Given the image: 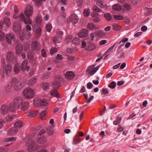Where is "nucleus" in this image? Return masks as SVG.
<instances>
[{
  "mask_svg": "<svg viewBox=\"0 0 152 152\" xmlns=\"http://www.w3.org/2000/svg\"><path fill=\"white\" fill-rule=\"evenodd\" d=\"M152 13V9L151 8H145L144 14L147 16L150 15Z\"/></svg>",
  "mask_w": 152,
  "mask_h": 152,
  "instance_id": "c85d7f7f",
  "label": "nucleus"
},
{
  "mask_svg": "<svg viewBox=\"0 0 152 152\" xmlns=\"http://www.w3.org/2000/svg\"><path fill=\"white\" fill-rule=\"evenodd\" d=\"M22 48L21 44L17 43L15 47V51L17 54H19L22 50Z\"/></svg>",
  "mask_w": 152,
  "mask_h": 152,
  "instance_id": "aec40b11",
  "label": "nucleus"
},
{
  "mask_svg": "<svg viewBox=\"0 0 152 152\" xmlns=\"http://www.w3.org/2000/svg\"><path fill=\"white\" fill-rule=\"evenodd\" d=\"M95 66V65L94 64L88 67V68H87V70H86V72H89L90 71L93 70Z\"/></svg>",
  "mask_w": 152,
  "mask_h": 152,
  "instance_id": "603ef678",
  "label": "nucleus"
},
{
  "mask_svg": "<svg viewBox=\"0 0 152 152\" xmlns=\"http://www.w3.org/2000/svg\"><path fill=\"white\" fill-rule=\"evenodd\" d=\"M121 118H118L116 121H115L113 122V124L115 125H117V124L120 123L121 120Z\"/></svg>",
  "mask_w": 152,
  "mask_h": 152,
  "instance_id": "13d9d810",
  "label": "nucleus"
},
{
  "mask_svg": "<svg viewBox=\"0 0 152 152\" xmlns=\"http://www.w3.org/2000/svg\"><path fill=\"white\" fill-rule=\"evenodd\" d=\"M113 8L115 11H119L121 10V7L119 4H115L113 6Z\"/></svg>",
  "mask_w": 152,
  "mask_h": 152,
  "instance_id": "bb28decb",
  "label": "nucleus"
},
{
  "mask_svg": "<svg viewBox=\"0 0 152 152\" xmlns=\"http://www.w3.org/2000/svg\"><path fill=\"white\" fill-rule=\"evenodd\" d=\"M37 142L40 144H44L47 141L46 138L45 137H41L38 138L37 140Z\"/></svg>",
  "mask_w": 152,
  "mask_h": 152,
  "instance_id": "a878e982",
  "label": "nucleus"
},
{
  "mask_svg": "<svg viewBox=\"0 0 152 152\" xmlns=\"http://www.w3.org/2000/svg\"><path fill=\"white\" fill-rule=\"evenodd\" d=\"M12 102L17 107L19 108L20 107L23 110H25L29 108L28 103L26 102L23 103V99L20 96H17L15 98Z\"/></svg>",
  "mask_w": 152,
  "mask_h": 152,
  "instance_id": "7ed1b4c3",
  "label": "nucleus"
},
{
  "mask_svg": "<svg viewBox=\"0 0 152 152\" xmlns=\"http://www.w3.org/2000/svg\"><path fill=\"white\" fill-rule=\"evenodd\" d=\"M19 36L21 40H23L24 39H28L31 38V33L26 30H23L20 33Z\"/></svg>",
  "mask_w": 152,
  "mask_h": 152,
  "instance_id": "0eeeda50",
  "label": "nucleus"
},
{
  "mask_svg": "<svg viewBox=\"0 0 152 152\" xmlns=\"http://www.w3.org/2000/svg\"><path fill=\"white\" fill-rule=\"evenodd\" d=\"M80 141V139L78 137V135H77L74 138L73 143L74 145H76Z\"/></svg>",
  "mask_w": 152,
  "mask_h": 152,
  "instance_id": "2f4dec72",
  "label": "nucleus"
},
{
  "mask_svg": "<svg viewBox=\"0 0 152 152\" xmlns=\"http://www.w3.org/2000/svg\"><path fill=\"white\" fill-rule=\"evenodd\" d=\"M41 54L43 57H45L46 56V52L44 49H42V50Z\"/></svg>",
  "mask_w": 152,
  "mask_h": 152,
  "instance_id": "0e129e2a",
  "label": "nucleus"
},
{
  "mask_svg": "<svg viewBox=\"0 0 152 152\" xmlns=\"http://www.w3.org/2000/svg\"><path fill=\"white\" fill-rule=\"evenodd\" d=\"M12 85L11 83H9L8 84L6 85L4 87V90L5 92H10L12 90Z\"/></svg>",
  "mask_w": 152,
  "mask_h": 152,
  "instance_id": "5701e85b",
  "label": "nucleus"
},
{
  "mask_svg": "<svg viewBox=\"0 0 152 152\" xmlns=\"http://www.w3.org/2000/svg\"><path fill=\"white\" fill-rule=\"evenodd\" d=\"M94 17L95 18L93 19V21L94 22L97 23L98 22L100 21V19L99 17L96 16Z\"/></svg>",
  "mask_w": 152,
  "mask_h": 152,
  "instance_id": "338daca9",
  "label": "nucleus"
},
{
  "mask_svg": "<svg viewBox=\"0 0 152 152\" xmlns=\"http://www.w3.org/2000/svg\"><path fill=\"white\" fill-rule=\"evenodd\" d=\"M72 42L75 45H78L80 43L79 39L78 37L74 38L72 40Z\"/></svg>",
  "mask_w": 152,
  "mask_h": 152,
  "instance_id": "7c9ffc66",
  "label": "nucleus"
},
{
  "mask_svg": "<svg viewBox=\"0 0 152 152\" xmlns=\"http://www.w3.org/2000/svg\"><path fill=\"white\" fill-rule=\"evenodd\" d=\"M42 86L44 90H47L48 88V83H43L42 84Z\"/></svg>",
  "mask_w": 152,
  "mask_h": 152,
  "instance_id": "a19ab883",
  "label": "nucleus"
},
{
  "mask_svg": "<svg viewBox=\"0 0 152 152\" xmlns=\"http://www.w3.org/2000/svg\"><path fill=\"white\" fill-rule=\"evenodd\" d=\"M23 94L27 99H30L34 96V91L30 88H26L23 91Z\"/></svg>",
  "mask_w": 152,
  "mask_h": 152,
  "instance_id": "39448f33",
  "label": "nucleus"
},
{
  "mask_svg": "<svg viewBox=\"0 0 152 152\" xmlns=\"http://www.w3.org/2000/svg\"><path fill=\"white\" fill-rule=\"evenodd\" d=\"M8 151L7 148L4 147H0V152H7Z\"/></svg>",
  "mask_w": 152,
  "mask_h": 152,
  "instance_id": "774afa93",
  "label": "nucleus"
},
{
  "mask_svg": "<svg viewBox=\"0 0 152 152\" xmlns=\"http://www.w3.org/2000/svg\"><path fill=\"white\" fill-rule=\"evenodd\" d=\"M9 111V106L7 104H3L0 107V112L2 114H6L8 113Z\"/></svg>",
  "mask_w": 152,
  "mask_h": 152,
  "instance_id": "9d476101",
  "label": "nucleus"
},
{
  "mask_svg": "<svg viewBox=\"0 0 152 152\" xmlns=\"http://www.w3.org/2000/svg\"><path fill=\"white\" fill-rule=\"evenodd\" d=\"M6 40L9 44H10L12 41L15 40L14 36L12 34H10L6 35Z\"/></svg>",
  "mask_w": 152,
  "mask_h": 152,
  "instance_id": "4468645a",
  "label": "nucleus"
},
{
  "mask_svg": "<svg viewBox=\"0 0 152 152\" xmlns=\"http://www.w3.org/2000/svg\"><path fill=\"white\" fill-rule=\"evenodd\" d=\"M47 31L48 32H50L52 28V26L51 24H47L46 26Z\"/></svg>",
  "mask_w": 152,
  "mask_h": 152,
  "instance_id": "6e6d98bb",
  "label": "nucleus"
},
{
  "mask_svg": "<svg viewBox=\"0 0 152 152\" xmlns=\"http://www.w3.org/2000/svg\"><path fill=\"white\" fill-rule=\"evenodd\" d=\"M128 41V38H123L122 40H121L120 41L118 42L119 44H120L122 42L123 43H124L125 42H127Z\"/></svg>",
  "mask_w": 152,
  "mask_h": 152,
  "instance_id": "69168bd1",
  "label": "nucleus"
},
{
  "mask_svg": "<svg viewBox=\"0 0 152 152\" xmlns=\"http://www.w3.org/2000/svg\"><path fill=\"white\" fill-rule=\"evenodd\" d=\"M113 18L115 19L118 20H122L124 18L123 16L119 15H113Z\"/></svg>",
  "mask_w": 152,
  "mask_h": 152,
  "instance_id": "4c0bfd02",
  "label": "nucleus"
},
{
  "mask_svg": "<svg viewBox=\"0 0 152 152\" xmlns=\"http://www.w3.org/2000/svg\"><path fill=\"white\" fill-rule=\"evenodd\" d=\"M35 135V133H33L28 137V142L27 143V145L28 147V150L29 151H34L38 148L39 147L38 145L35 142L34 137Z\"/></svg>",
  "mask_w": 152,
  "mask_h": 152,
  "instance_id": "f03ea898",
  "label": "nucleus"
},
{
  "mask_svg": "<svg viewBox=\"0 0 152 152\" xmlns=\"http://www.w3.org/2000/svg\"><path fill=\"white\" fill-rule=\"evenodd\" d=\"M49 100L47 99L42 100L41 106H46L48 104Z\"/></svg>",
  "mask_w": 152,
  "mask_h": 152,
  "instance_id": "f704fd0d",
  "label": "nucleus"
},
{
  "mask_svg": "<svg viewBox=\"0 0 152 152\" xmlns=\"http://www.w3.org/2000/svg\"><path fill=\"white\" fill-rule=\"evenodd\" d=\"M42 19L41 18L39 15L37 16L36 17V20L37 22L38 23H40Z\"/></svg>",
  "mask_w": 152,
  "mask_h": 152,
  "instance_id": "052dcab7",
  "label": "nucleus"
},
{
  "mask_svg": "<svg viewBox=\"0 0 152 152\" xmlns=\"http://www.w3.org/2000/svg\"><path fill=\"white\" fill-rule=\"evenodd\" d=\"M87 28L90 30H94L97 29L98 28L94 24L92 23H90L88 24L87 26Z\"/></svg>",
  "mask_w": 152,
  "mask_h": 152,
  "instance_id": "393cba45",
  "label": "nucleus"
},
{
  "mask_svg": "<svg viewBox=\"0 0 152 152\" xmlns=\"http://www.w3.org/2000/svg\"><path fill=\"white\" fill-rule=\"evenodd\" d=\"M97 34L99 37H102L104 34V32L101 30H99L97 32Z\"/></svg>",
  "mask_w": 152,
  "mask_h": 152,
  "instance_id": "bf43d9fd",
  "label": "nucleus"
},
{
  "mask_svg": "<svg viewBox=\"0 0 152 152\" xmlns=\"http://www.w3.org/2000/svg\"><path fill=\"white\" fill-rule=\"evenodd\" d=\"M5 71V73L7 75H9L10 72L12 67L11 65L9 64H7V66L4 67Z\"/></svg>",
  "mask_w": 152,
  "mask_h": 152,
  "instance_id": "b1692460",
  "label": "nucleus"
},
{
  "mask_svg": "<svg viewBox=\"0 0 152 152\" xmlns=\"http://www.w3.org/2000/svg\"><path fill=\"white\" fill-rule=\"evenodd\" d=\"M8 106L9 111L13 113H15L16 110L19 108L12 102L10 103Z\"/></svg>",
  "mask_w": 152,
  "mask_h": 152,
  "instance_id": "f8f14e48",
  "label": "nucleus"
},
{
  "mask_svg": "<svg viewBox=\"0 0 152 152\" xmlns=\"http://www.w3.org/2000/svg\"><path fill=\"white\" fill-rule=\"evenodd\" d=\"M21 25L19 22H15L13 24V29L15 32L20 34V32Z\"/></svg>",
  "mask_w": 152,
  "mask_h": 152,
  "instance_id": "1a4fd4ad",
  "label": "nucleus"
},
{
  "mask_svg": "<svg viewBox=\"0 0 152 152\" xmlns=\"http://www.w3.org/2000/svg\"><path fill=\"white\" fill-rule=\"evenodd\" d=\"M18 132V129L16 127H13L10 128L8 132L9 135H11L15 134Z\"/></svg>",
  "mask_w": 152,
  "mask_h": 152,
  "instance_id": "4be33fe9",
  "label": "nucleus"
},
{
  "mask_svg": "<svg viewBox=\"0 0 152 152\" xmlns=\"http://www.w3.org/2000/svg\"><path fill=\"white\" fill-rule=\"evenodd\" d=\"M116 86V83L115 81H112L108 85V86L110 88L113 89Z\"/></svg>",
  "mask_w": 152,
  "mask_h": 152,
  "instance_id": "a18cd8bd",
  "label": "nucleus"
},
{
  "mask_svg": "<svg viewBox=\"0 0 152 152\" xmlns=\"http://www.w3.org/2000/svg\"><path fill=\"white\" fill-rule=\"evenodd\" d=\"M36 82V79L35 77H34L29 80L28 84L29 85H32L34 84Z\"/></svg>",
  "mask_w": 152,
  "mask_h": 152,
  "instance_id": "e433bc0d",
  "label": "nucleus"
},
{
  "mask_svg": "<svg viewBox=\"0 0 152 152\" xmlns=\"http://www.w3.org/2000/svg\"><path fill=\"white\" fill-rule=\"evenodd\" d=\"M14 14L13 17L14 18H19L20 20L24 22L25 24H31V20L30 18H28L33 13V8L31 6L27 5L26 8H25L24 10V13L25 15L27 17L26 18L23 13H20L19 15L17 13L18 12V7L15 6L14 7Z\"/></svg>",
  "mask_w": 152,
  "mask_h": 152,
  "instance_id": "f257e3e1",
  "label": "nucleus"
},
{
  "mask_svg": "<svg viewBox=\"0 0 152 152\" xmlns=\"http://www.w3.org/2000/svg\"><path fill=\"white\" fill-rule=\"evenodd\" d=\"M88 34V31L87 29H83L78 34V36L80 37H86Z\"/></svg>",
  "mask_w": 152,
  "mask_h": 152,
  "instance_id": "f3484780",
  "label": "nucleus"
},
{
  "mask_svg": "<svg viewBox=\"0 0 152 152\" xmlns=\"http://www.w3.org/2000/svg\"><path fill=\"white\" fill-rule=\"evenodd\" d=\"M78 20V17L76 14H72L70 17L69 20L73 23H76Z\"/></svg>",
  "mask_w": 152,
  "mask_h": 152,
  "instance_id": "2eb2a0df",
  "label": "nucleus"
},
{
  "mask_svg": "<svg viewBox=\"0 0 152 152\" xmlns=\"http://www.w3.org/2000/svg\"><path fill=\"white\" fill-rule=\"evenodd\" d=\"M62 80V77L60 76H57L55 77V81L52 82V86L54 88L57 89L61 87V85L60 82Z\"/></svg>",
  "mask_w": 152,
  "mask_h": 152,
  "instance_id": "423d86ee",
  "label": "nucleus"
},
{
  "mask_svg": "<svg viewBox=\"0 0 152 152\" xmlns=\"http://www.w3.org/2000/svg\"><path fill=\"white\" fill-rule=\"evenodd\" d=\"M37 113L36 111H31L29 113L28 115L30 117H32L36 115Z\"/></svg>",
  "mask_w": 152,
  "mask_h": 152,
  "instance_id": "3c124183",
  "label": "nucleus"
},
{
  "mask_svg": "<svg viewBox=\"0 0 152 152\" xmlns=\"http://www.w3.org/2000/svg\"><path fill=\"white\" fill-rule=\"evenodd\" d=\"M104 16L106 19L108 21H109L112 19V16L109 13H105L104 14Z\"/></svg>",
  "mask_w": 152,
  "mask_h": 152,
  "instance_id": "58836bf2",
  "label": "nucleus"
},
{
  "mask_svg": "<svg viewBox=\"0 0 152 152\" xmlns=\"http://www.w3.org/2000/svg\"><path fill=\"white\" fill-rule=\"evenodd\" d=\"M93 9L94 11V12L92 14V16L93 17L97 16L98 15V13L97 12H100L102 11L101 9L98 8V7L96 5L93 6Z\"/></svg>",
  "mask_w": 152,
  "mask_h": 152,
  "instance_id": "ddd939ff",
  "label": "nucleus"
},
{
  "mask_svg": "<svg viewBox=\"0 0 152 152\" xmlns=\"http://www.w3.org/2000/svg\"><path fill=\"white\" fill-rule=\"evenodd\" d=\"M31 47L33 50H39L40 49V45L36 42L34 41L31 44Z\"/></svg>",
  "mask_w": 152,
  "mask_h": 152,
  "instance_id": "a211bd4d",
  "label": "nucleus"
},
{
  "mask_svg": "<svg viewBox=\"0 0 152 152\" xmlns=\"http://www.w3.org/2000/svg\"><path fill=\"white\" fill-rule=\"evenodd\" d=\"M96 4L102 8L104 7L103 2L100 0H98L97 1Z\"/></svg>",
  "mask_w": 152,
  "mask_h": 152,
  "instance_id": "c03bdc74",
  "label": "nucleus"
},
{
  "mask_svg": "<svg viewBox=\"0 0 152 152\" xmlns=\"http://www.w3.org/2000/svg\"><path fill=\"white\" fill-rule=\"evenodd\" d=\"M14 115L12 114H9L6 116V120L8 121H10L12 120L14 117Z\"/></svg>",
  "mask_w": 152,
  "mask_h": 152,
  "instance_id": "72a5a7b5",
  "label": "nucleus"
},
{
  "mask_svg": "<svg viewBox=\"0 0 152 152\" xmlns=\"http://www.w3.org/2000/svg\"><path fill=\"white\" fill-rule=\"evenodd\" d=\"M15 127H21L23 126V123L20 121H17L15 124Z\"/></svg>",
  "mask_w": 152,
  "mask_h": 152,
  "instance_id": "ea45409f",
  "label": "nucleus"
},
{
  "mask_svg": "<svg viewBox=\"0 0 152 152\" xmlns=\"http://www.w3.org/2000/svg\"><path fill=\"white\" fill-rule=\"evenodd\" d=\"M4 33L1 31H0V41L4 40Z\"/></svg>",
  "mask_w": 152,
  "mask_h": 152,
  "instance_id": "680f3d73",
  "label": "nucleus"
},
{
  "mask_svg": "<svg viewBox=\"0 0 152 152\" xmlns=\"http://www.w3.org/2000/svg\"><path fill=\"white\" fill-rule=\"evenodd\" d=\"M47 113V112L46 111H44L42 112L41 113L39 114V118L42 120H43V117L45 116Z\"/></svg>",
  "mask_w": 152,
  "mask_h": 152,
  "instance_id": "de8ad7c7",
  "label": "nucleus"
},
{
  "mask_svg": "<svg viewBox=\"0 0 152 152\" xmlns=\"http://www.w3.org/2000/svg\"><path fill=\"white\" fill-rule=\"evenodd\" d=\"M42 29L40 28H38L36 31V36L38 37L41 35Z\"/></svg>",
  "mask_w": 152,
  "mask_h": 152,
  "instance_id": "4d7b16f0",
  "label": "nucleus"
},
{
  "mask_svg": "<svg viewBox=\"0 0 152 152\" xmlns=\"http://www.w3.org/2000/svg\"><path fill=\"white\" fill-rule=\"evenodd\" d=\"M4 22L5 24L7 26H9L10 25V19L7 17H5L3 19V21H0V28H3Z\"/></svg>",
  "mask_w": 152,
  "mask_h": 152,
  "instance_id": "9b49d317",
  "label": "nucleus"
},
{
  "mask_svg": "<svg viewBox=\"0 0 152 152\" xmlns=\"http://www.w3.org/2000/svg\"><path fill=\"white\" fill-rule=\"evenodd\" d=\"M90 9H86L83 12L84 15L86 17L88 16L90 14Z\"/></svg>",
  "mask_w": 152,
  "mask_h": 152,
  "instance_id": "37998d69",
  "label": "nucleus"
},
{
  "mask_svg": "<svg viewBox=\"0 0 152 152\" xmlns=\"http://www.w3.org/2000/svg\"><path fill=\"white\" fill-rule=\"evenodd\" d=\"M66 78L69 80H71L74 77V73L72 71H68L65 75Z\"/></svg>",
  "mask_w": 152,
  "mask_h": 152,
  "instance_id": "6ab92c4d",
  "label": "nucleus"
},
{
  "mask_svg": "<svg viewBox=\"0 0 152 152\" xmlns=\"http://www.w3.org/2000/svg\"><path fill=\"white\" fill-rule=\"evenodd\" d=\"M61 38H60L59 37L56 36L54 37L53 38V42L55 44L57 42V43H60L61 39Z\"/></svg>",
  "mask_w": 152,
  "mask_h": 152,
  "instance_id": "c756f323",
  "label": "nucleus"
},
{
  "mask_svg": "<svg viewBox=\"0 0 152 152\" xmlns=\"http://www.w3.org/2000/svg\"><path fill=\"white\" fill-rule=\"evenodd\" d=\"M14 70L15 73H18L19 72L20 69L19 66L18 64H15L14 66Z\"/></svg>",
  "mask_w": 152,
  "mask_h": 152,
  "instance_id": "c9c22d12",
  "label": "nucleus"
},
{
  "mask_svg": "<svg viewBox=\"0 0 152 152\" xmlns=\"http://www.w3.org/2000/svg\"><path fill=\"white\" fill-rule=\"evenodd\" d=\"M58 50L57 48H51L50 50V53L53 54L56 52Z\"/></svg>",
  "mask_w": 152,
  "mask_h": 152,
  "instance_id": "8fccbe9b",
  "label": "nucleus"
},
{
  "mask_svg": "<svg viewBox=\"0 0 152 152\" xmlns=\"http://www.w3.org/2000/svg\"><path fill=\"white\" fill-rule=\"evenodd\" d=\"M16 140L15 137H8L5 139V141L7 142L14 141Z\"/></svg>",
  "mask_w": 152,
  "mask_h": 152,
  "instance_id": "09e8293b",
  "label": "nucleus"
},
{
  "mask_svg": "<svg viewBox=\"0 0 152 152\" xmlns=\"http://www.w3.org/2000/svg\"><path fill=\"white\" fill-rule=\"evenodd\" d=\"M27 61L26 59H25L22 63L21 68L22 70H26L27 71L29 70V66H27Z\"/></svg>",
  "mask_w": 152,
  "mask_h": 152,
  "instance_id": "dca6fc26",
  "label": "nucleus"
},
{
  "mask_svg": "<svg viewBox=\"0 0 152 152\" xmlns=\"http://www.w3.org/2000/svg\"><path fill=\"white\" fill-rule=\"evenodd\" d=\"M11 82L12 86H13L14 89L16 91H18L21 89L25 85L24 82L16 78H13Z\"/></svg>",
  "mask_w": 152,
  "mask_h": 152,
  "instance_id": "20e7f679",
  "label": "nucleus"
},
{
  "mask_svg": "<svg viewBox=\"0 0 152 152\" xmlns=\"http://www.w3.org/2000/svg\"><path fill=\"white\" fill-rule=\"evenodd\" d=\"M46 132L49 134H51L53 133V129L51 126L47 127L46 129Z\"/></svg>",
  "mask_w": 152,
  "mask_h": 152,
  "instance_id": "49530a36",
  "label": "nucleus"
},
{
  "mask_svg": "<svg viewBox=\"0 0 152 152\" xmlns=\"http://www.w3.org/2000/svg\"><path fill=\"white\" fill-rule=\"evenodd\" d=\"M36 4L38 6H40L42 1H45V0H34Z\"/></svg>",
  "mask_w": 152,
  "mask_h": 152,
  "instance_id": "5fc2aeb1",
  "label": "nucleus"
},
{
  "mask_svg": "<svg viewBox=\"0 0 152 152\" xmlns=\"http://www.w3.org/2000/svg\"><path fill=\"white\" fill-rule=\"evenodd\" d=\"M42 100L40 99L39 97H36L34 99V104L35 106L38 107L41 106V104Z\"/></svg>",
  "mask_w": 152,
  "mask_h": 152,
  "instance_id": "412c9836",
  "label": "nucleus"
},
{
  "mask_svg": "<svg viewBox=\"0 0 152 152\" xmlns=\"http://www.w3.org/2000/svg\"><path fill=\"white\" fill-rule=\"evenodd\" d=\"M113 29L116 31H119L121 29V27L117 24H113Z\"/></svg>",
  "mask_w": 152,
  "mask_h": 152,
  "instance_id": "473e14b6",
  "label": "nucleus"
},
{
  "mask_svg": "<svg viewBox=\"0 0 152 152\" xmlns=\"http://www.w3.org/2000/svg\"><path fill=\"white\" fill-rule=\"evenodd\" d=\"M50 93L51 95L53 96L56 97H59L58 94L57 93V89L56 88L51 90Z\"/></svg>",
  "mask_w": 152,
  "mask_h": 152,
  "instance_id": "cd10ccee",
  "label": "nucleus"
},
{
  "mask_svg": "<svg viewBox=\"0 0 152 152\" xmlns=\"http://www.w3.org/2000/svg\"><path fill=\"white\" fill-rule=\"evenodd\" d=\"M56 36L59 37L60 38H62L63 32L59 29H58L56 31Z\"/></svg>",
  "mask_w": 152,
  "mask_h": 152,
  "instance_id": "79ce46f5",
  "label": "nucleus"
},
{
  "mask_svg": "<svg viewBox=\"0 0 152 152\" xmlns=\"http://www.w3.org/2000/svg\"><path fill=\"white\" fill-rule=\"evenodd\" d=\"M6 58L8 62L12 63L15 61V58L14 57L13 53L11 51H9L7 53Z\"/></svg>",
  "mask_w": 152,
  "mask_h": 152,
  "instance_id": "6e6552de",
  "label": "nucleus"
},
{
  "mask_svg": "<svg viewBox=\"0 0 152 152\" xmlns=\"http://www.w3.org/2000/svg\"><path fill=\"white\" fill-rule=\"evenodd\" d=\"M93 86V84L91 82L88 83L87 84V88L89 89L92 88Z\"/></svg>",
  "mask_w": 152,
  "mask_h": 152,
  "instance_id": "e2e57ef3",
  "label": "nucleus"
},
{
  "mask_svg": "<svg viewBox=\"0 0 152 152\" xmlns=\"http://www.w3.org/2000/svg\"><path fill=\"white\" fill-rule=\"evenodd\" d=\"M1 66L3 68L7 65L6 61L4 59H1Z\"/></svg>",
  "mask_w": 152,
  "mask_h": 152,
  "instance_id": "864d4df0",
  "label": "nucleus"
}]
</instances>
